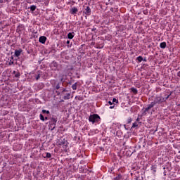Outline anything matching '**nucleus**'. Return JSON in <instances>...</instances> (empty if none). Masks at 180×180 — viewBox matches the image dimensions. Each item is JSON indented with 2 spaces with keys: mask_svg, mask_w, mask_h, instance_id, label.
Instances as JSON below:
<instances>
[{
  "mask_svg": "<svg viewBox=\"0 0 180 180\" xmlns=\"http://www.w3.org/2000/svg\"><path fill=\"white\" fill-rule=\"evenodd\" d=\"M101 120V117H99L97 114L91 115L89 117V121L91 122V123H96L99 122Z\"/></svg>",
  "mask_w": 180,
  "mask_h": 180,
  "instance_id": "obj_1",
  "label": "nucleus"
},
{
  "mask_svg": "<svg viewBox=\"0 0 180 180\" xmlns=\"http://www.w3.org/2000/svg\"><path fill=\"white\" fill-rule=\"evenodd\" d=\"M163 102H165V99L162 96H156L153 101V103L155 105H160Z\"/></svg>",
  "mask_w": 180,
  "mask_h": 180,
  "instance_id": "obj_2",
  "label": "nucleus"
},
{
  "mask_svg": "<svg viewBox=\"0 0 180 180\" xmlns=\"http://www.w3.org/2000/svg\"><path fill=\"white\" fill-rule=\"evenodd\" d=\"M57 123V118L52 117L51 119V126H53L51 130H54L56 129V124Z\"/></svg>",
  "mask_w": 180,
  "mask_h": 180,
  "instance_id": "obj_3",
  "label": "nucleus"
},
{
  "mask_svg": "<svg viewBox=\"0 0 180 180\" xmlns=\"http://www.w3.org/2000/svg\"><path fill=\"white\" fill-rule=\"evenodd\" d=\"M58 145L63 146V147H68V141H67L65 139H64L58 143Z\"/></svg>",
  "mask_w": 180,
  "mask_h": 180,
  "instance_id": "obj_4",
  "label": "nucleus"
},
{
  "mask_svg": "<svg viewBox=\"0 0 180 180\" xmlns=\"http://www.w3.org/2000/svg\"><path fill=\"white\" fill-rule=\"evenodd\" d=\"M91 8L89 6H86L84 13H85V15H86L87 16H89V15H91Z\"/></svg>",
  "mask_w": 180,
  "mask_h": 180,
  "instance_id": "obj_5",
  "label": "nucleus"
},
{
  "mask_svg": "<svg viewBox=\"0 0 180 180\" xmlns=\"http://www.w3.org/2000/svg\"><path fill=\"white\" fill-rule=\"evenodd\" d=\"M154 106H155V103L153 101L150 104L148 105V107L145 109L144 112H148L149 110L151 109V108H154Z\"/></svg>",
  "mask_w": 180,
  "mask_h": 180,
  "instance_id": "obj_6",
  "label": "nucleus"
},
{
  "mask_svg": "<svg viewBox=\"0 0 180 180\" xmlns=\"http://www.w3.org/2000/svg\"><path fill=\"white\" fill-rule=\"evenodd\" d=\"M46 40H47V37L42 36L39 37V43L44 44V43H46Z\"/></svg>",
  "mask_w": 180,
  "mask_h": 180,
  "instance_id": "obj_7",
  "label": "nucleus"
},
{
  "mask_svg": "<svg viewBox=\"0 0 180 180\" xmlns=\"http://www.w3.org/2000/svg\"><path fill=\"white\" fill-rule=\"evenodd\" d=\"M78 12V8L77 7H73L70 9L71 15H75Z\"/></svg>",
  "mask_w": 180,
  "mask_h": 180,
  "instance_id": "obj_8",
  "label": "nucleus"
},
{
  "mask_svg": "<svg viewBox=\"0 0 180 180\" xmlns=\"http://www.w3.org/2000/svg\"><path fill=\"white\" fill-rule=\"evenodd\" d=\"M22 49H19V50H15V57H19L20 56V54H22Z\"/></svg>",
  "mask_w": 180,
  "mask_h": 180,
  "instance_id": "obj_9",
  "label": "nucleus"
},
{
  "mask_svg": "<svg viewBox=\"0 0 180 180\" xmlns=\"http://www.w3.org/2000/svg\"><path fill=\"white\" fill-rule=\"evenodd\" d=\"M131 92H133V94H134V95H137V94H139V91H137V89L134 88V87H131Z\"/></svg>",
  "mask_w": 180,
  "mask_h": 180,
  "instance_id": "obj_10",
  "label": "nucleus"
},
{
  "mask_svg": "<svg viewBox=\"0 0 180 180\" xmlns=\"http://www.w3.org/2000/svg\"><path fill=\"white\" fill-rule=\"evenodd\" d=\"M160 47L161 49H165V47H167V43H165V42L160 43Z\"/></svg>",
  "mask_w": 180,
  "mask_h": 180,
  "instance_id": "obj_11",
  "label": "nucleus"
},
{
  "mask_svg": "<svg viewBox=\"0 0 180 180\" xmlns=\"http://www.w3.org/2000/svg\"><path fill=\"white\" fill-rule=\"evenodd\" d=\"M70 96H71V94L70 93L67 94L64 97H63V99L65 101H67L68 99H70Z\"/></svg>",
  "mask_w": 180,
  "mask_h": 180,
  "instance_id": "obj_12",
  "label": "nucleus"
},
{
  "mask_svg": "<svg viewBox=\"0 0 180 180\" xmlns=\"http://www.w3.org/2000/svg\"><path fill=\"white\" fill-rule=\"evenodd\" d=\"M68 38L70 39H74V35L72 34V33L69 32L68 34Z\"/></svg>",
  "mask_w": 180,
  "mask_h": 180,
  "instance_id": "obj_13",
  "label": "nucleus"
},
{
  "mask_svg": "<svg viewBox=\"0 0 180 180\" xmlns=\"http://www.w3.org/2000/svg\"><path fill=\"white\" fill-rule=\"evenodd\" d=\"M36 6H34V5H32V6H30V11H31V12H34V11H36Z\"/></svg>",
  "mask_w": 180,
  "mask_h": 180,
  "instance_id": "obj_14",
  "label": "nucleus"
},
{
  "mask_svg": "<svg viewBox=\"0 0 180 180\" xmlns=\"http://www.w3.org/2000/svg\"><path fill=\"white\" fill-rule=\"evenodd\" d=\"M45 154H46V156H44V158H51V153H46Z\"/></svg>",
  "mask_w": 180,
  "mask_h": 180,
  "instance_id": "obj_15",
  "label": "nucleus"
},
{
  "mask_svg": "<svg viewBox=\"0 0 180 180\" xmlns=\"http://www.w3.org/2000/svg\"><path fill=\"white\" fill-rule=\"evenodd\" d=\"M136 60H138L139 63H141V61L143 60V57L142 56H139Z\"/></svg>",
  "mask_w": 180,
  "mask_h": 180,
  "instance_id": "obj_16",
  "label": "nucleus"
},
{
  "mask_svg": "<svg viewBox=\"0 0 180 180\" xmlns=\"http://www.w3.org/2000/svg\"><path fill=\"white\" fill-rule=\"evenodd\" d=\"M72 89L74 91H76V89H77V83H75L74 84L72 85Z\"/></svg>",
  "mask_w": 180,
  "mask_h": 180,
  "instance_id": "obj_17",
  "label": "nucleus"
},
{
  "mask_svg": "<svg viewBox=\"0 0 180 180\" xmlns=\"http://www.w3.org/2000/svg\"><path fill=\"white\" fill-rule=\"evenodd\" d=\"M139 127V124H137V122H134L132 124V129H134L135 127Z\"/></svg>",
  "mask_w": 180,
  "mask_h": 180,
  "instance_id": "obj_18",
  "label": "nucleus"
},
{
  "mask_svg": "<svg viewBox=\"0 0 180 180\" xmlns=\"http://www.w3.org/2000/svg\"><path fill=\"white\" fill-rule=\"evenodd\" d=\"M42 113H46L47 115H50V111L46 110H42Z\"/></svg>",
  "mask_w": 180,
  "mask_h": 180,
  "instance_id": "obj_19",
  "label": "nucleus"
},
{
  "mask_svg": "<svg viewBox=\"0 0 180 180\" xmlns=\"http://www.w3.org/2000/svg\"><path fill=\"white\" fill-rule=\"evenodd\" d=\"M39 117L40 120H42V122H44V116L42 114H40Z\"/></svg>",
  "mask_w": 180,
  "mask_h": 180,
  "instance_id": "obj_20",
  "label": "nucleus"
},
{
  "mask_svg": "<svg viewBox=\"0 0 180 180\" xmlns=\"http://www.w3.org/2000/svg\"><path fill=\"white\" fill-rule=\"evenodd\" d=\"M115 102H116V103H119V101H117V99H116L115 98L112 99V103H115Z\"/></svg>",
  "mask_w": 180,
  "mask_h": 180,
  "instance_id": "obj_21",
  "label": "nucleus"
},
{
  "mask_svg": "<svg viewBox=\"0 0 180 180\" xmlns=\"http://www.w3.org/2000/svg\"><path fill=\"white\" fill-rule=\"evenodd\" d=\"M15 78H19L20 77V73H17L15 75Z\"/></svg>",
  "mask_w": 180,
  "mask_h": 180,
  "instance_id": "obj_22",
  "label": "nucleus"
},
{
  "mask_svg": "<svg viewBox=\"0 0 180 180\" xmlns=\"http://www.w3.org/2000/svg\"><path fill=\"white\" fill-rule=\"evenodd\" d=\"M36 79L37 81L39 80L40 79V74H38L37 76H36Z\"/></svg>",
  "mask_w": 180,
  "mask_h": 180,
  "instance_id": "obj_23",
  "label": "nucleus"
},
{
  "mask_svg": "<svg viewBox=\"0 0 180 180\" xmlns=\"http://www.w3.org/2000/svg\"><path fill=\"white\" fill-rule=\"evenodd\" d=\"M169 96H171V94H169V95H167V97L164 98L165 101H167V99H168V98H169Z\"/></svg>",
  "mask_w": 180,
  "mask_h": 180,
  "instance_id": "obj_24",
  "label": "nucleus"
},
{
  "mask_svg": "<svg viewBox=\"0 0 180 180\" xmlns=\"http://www.w3.org/2000/svg\"><path fill=\"white\" fill-rule=\"evenodd\" d=\"M131 118H129L128 120H127V123L128 124H130V123H131Z\"/></svg>",
  "mask_w": 180,
  "mask_h": 180,
  "instance_id": "obj_25",
  "label": "nucleus"
},
{
  "mask_svg": "<svg viewBox=\"0 0 180 180\" xmlns=\"http://www.w3.org/2000/svg\"><path fill=\"white\" fill-rule=\"evenodd\" d=\"M56 89H60V84H58L56 86Z\"/></svg>",
  "mask_w": 180,
  "mask_h": 180,
  "instance_id": "obj_26",
  "label": "nucleus"
},
{
  "mask_svg": "<svg viewBox=\"0 0 180 180\" xmlns=\"http://www.w3.org/2000/svg\"><path fill=\"white\" fill-rule=\"evenodd\" d=\"M108 103H109V105H113V101L112 102V101H109Z\"/></svg>",
  "mask_w": 180,
  "mask_h": 180,
  "instance_id": "obj_27",
  "label": "nucleus"
},
{
  "mask_svg": "<svg viewBox=\"0 0 180 180\" xmlns=\"http://www.w3.org/2000/svg\"><path fill=\"white\" fill-rule=\"evenodd\" d=\"M62 92H67V89H63V90L62 91Z\"/></svg>",
  "mask_w": 180,
  "mask_h": 180,
  "instance_id": "obj_28",
  "label": "nucleus"
},
{
  "mask_svg": "<svg viewBox=\"0 0 180 180\" xmlns=\"http://www.w3.org/2000/svg\"><path fill=\"white\" fill-rule=\"evenodd\" d=\"M44 120H49V117H44Z\"/></svg>",
  "mask_w": 180,
  "mask_h": 180,
  "instance_id": "obj_29",
  "label": "nucleus"
},
{
  "mask_svg": "<svg viewBox=\"0 0 180 180\" xmlns=\"http://www.w3.org/2000/svg\"><path fill=\"white\" fill-rule=\"evenodd\" d=\"M11 64H13V61H12L11 63H9L10 65H11Z\"/></svg>",
  "mask_w": 180,
  "mask_h": 180,
  "instance_id": "obj_30",
  "label": "nucleus"
},
{
  "mask_svg": "<svg viewBox=\"0 0 180 180\" xmlns=\"http://www.w3.org/2000/svg\"><path fill=\"white\" fill-rule=\"evenodd\" d=\"M67 44H70V41H67Z\"/></svg>",
  "mask_w": 180,
  "mask_h": 180,
  "instance_id": "obj_31",
  "label": "nucleus"
},
{
  "mask_svg": "<svg viewBox=\"0 0 180 180\" xmlns=\"http://www.w3.org/2000/svg\"><path fill=\"white\" fill-rule=\"evenodd\" d=\"M114 106H110V109H113Z\"/></svg>",
  "mask_w": 180,
  "mask_h": 180,
  "instance_id": "obj_32",
  "label": "nucleus"
},
{
  "mask_svg": "<svg viewBox=\"0 0 180 180\" xmlns=\"http://www.w3.org/2000/svg\"><path fill=\"white\" fill-rule=\"evenodd\" d=\"M56 92H57L58 95H60V92H58V91H56Z\"/></svg>",
  "mask_w": 180,
  "mask_h": 180,
  "instance_id": "obj_33",
  "label": "nucleus"
},
{
  "mask_svg": "<svg viewBox=\"0 0 180 180\" xmlns=\"http://www.w3.org/2000/svg\"><path fill=\"white\" fill-rule=\"evenodd\" d=\"M143 61H147V60L146 59H143Z\"/></svg>",
  "mask_w": 180,
  "mask_h": 180,
  "instance_id": "obj_34",
  "label": "nucleus"
},
{
  "mask_svg": "<svg viewBox=\"0 0 180 180\" xmlns=\"http://www.w3.org/2000/svg\"><path fill=\"white\" fill-rule=\"evenodd\" d=\"M60 102H64V100H61Z\"/></svg>",
  "mask_w": 180,
  "mask_h": 180,
  "instance_id": "obj_35",
  "label": "nucleus"
},
{
  "mask_svg": "<svg viewBox=\"0 0 180 180\" xmlns=\"http://www.w3.org/2000/svg\"><path fill=\"white\" fill-rule=\"evenodd\" d=\"M16 72V71H13V74H15Z\"/></svg>",
  "mask_w": 180,
  "mask_h": 180,
  "instance_id": "obj_36",
  "label": "nucleus"
},
{
  "mask_svg": "<svg viewBox=\"0 0 180 180\" xmlns=\"http://www.w3.org/2000/svg\"><path fill=\"white\" fill-rule=\"evenodd\" d=\"M136 120L139 121V118Z\"/></svg>",
  "mask_w": 180,
  "mask_h": 180,
  "instance_id": "obj_37",
  "label": "nucleus"
}]
</instances>
